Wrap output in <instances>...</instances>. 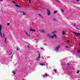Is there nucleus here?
I'll list each match as a JSON object with an SVG mask.
<instances>
[{"mask_svg": "<svg viewBox=\"0 0 80 80\" xmlns=\"http://www.w3.org/2000/svg\"><path fill=\"white\" fill-rule=\"evenodd\" d=\"M47 15H50V10L48 9H47Z\"/></svg>", "mask_w": 80, "mask_h": 80, "instance_id": "4", "label": "nucleus"}, {"mask_svg": "<svg viewBox=\"0 0 80 80\" xmlns=\"http://www.w3.org/2000/svg\"><path fill=\"white\" fill-rule=\"evenodd\" d=\"M13 55H12V56L11 58H12V57H13Z\"/></svg>", "mask_w": 80, "mask_h": 80, "instance_id": "39", "label": "nucleus"}, {"mask_svg": "<svg viewBox=\"0 0 80 80\" xmlns=\"http://www.w3.org/2000/svg\"><path fill=\"white\" fill-rule=\"evenodd\" d=\"M17 50L18 51V48H17Z\"/></svg>", "mask_w": 80, "mask_h": 80, "instance_id": "34", "label": "nucleus"}, {"mask_svg": "<svg viewBox=\"0 0 80 80\" xmlns=\"http://www.w3.org/2000/svg\"><path fill=\"white\" fill-rule=\"evenodd\" d=\"M67 65H70V64L68 63V64H67Z\"/></svg>", "mask_w": 80, "mask_h": 80, "instance_id": "33", "label": "nucleus"}, {"mask_svg": "<svg viewBox=\"0 0 80 80\" xmlns=\"http://www.w3.org/2000/svg\"><path fill=\"white\" fill-rule=\"evenodd\" d=\"M60 46H58V47H56L55 48V51L58 52V50H59V48H60Z\"/></svg>", "mask_w": 80, "mask_h": 80, "instance_id": "3", "label": "nucleus"}, {"mask_svg": "<svg viewBox=\"0 0 80 80\" xmlns=\"http://www.w3.org/2000/svg\"><path fill=\"white\" fill-rule=\"evenodd\" d=\"M11 54H12V52H11V53L9 54V55H11Z\"/></svg>", "mask_w": 80, "mask_h": 80, "instance_id": "38", "label": "nucleus"}, {"mask_svg": "<svg viewBox=\"0 0 80 80\" xmlns=\"http://www.w3.org/2000/svg\"><path fill=\"white\" fill-rule=\"evenodd\" d=\"M73 33H74V34H75V35H78V36H80V33H78V32H73Z\"/></svg>", "mask_w": 80, "mask_h": 80, "instance_id": "5", "label": "nucleus"}, {"mask_svg": "<svg viewBox=\"0 0 80 80\" xmlns=\"http://www.w3.org/2000/svg\"><path fill=\"white\" fill-rule=\"evenodd\" d=\"M16 10L17 12H18L19 13H20V12H20V11H19V10L17 9H16Z\"/></svg>", "mask_w": 80, "mask_h": 80, "instance_id": "13", "label": "nucleus"}, {"mask_svg": "<svg viewBox=\"0 0 80 80\" xmlns=\"http://www.w3.org/2000/svg\"><path fill=\"white\" fill-rule=\"evenodd\" d=\"M53 21H57V20L56 19V18H54L53 19Z\"/></svg>", "mask_w": 80, "mask_h": 80, "instance_id": "21", "label": "nucleus"}, {"mask_svg": "<svg viewBox=\"0 0 80 80\" xmlns=\"http://www.w3.org/2000/svg\"><path fill=\"white\" fill-rule=\"evenodd\" d=\"M29 2H30V0H29Z\"/></svg>", "mask_w": 80, "mask_h": 80, "instance_id": "36", "label": "nucleus"}, {"mask_svg": "<svg viewBox=\"0 0 80 80\" xmlns=\"http://www.w3.org/2000/svg\"><path fill=\"white\" fill-rule=\"evenodd\" d=\"M38 15H39V16H41V14H38Z\"/></svg>", "mask_w": 80, "mask_h": 80, "instance_id": "30", "label": "nucleus"}, {"mask_svg": "<svg viewBox=\"0 0 80 80\" xmlns=\"http://www.w3.org/2000/svg\"><path fill=\"white\" fill-rule=\"evenodd\" d=\"M15 6H16V7H20V6H18L17 4H16Z\"/></svg>", "mask_w": 80, "mask_h": 80, "instance_id": "16", "label": "nucleus"}, {"mask_svg": "<svg viewBox=\"0 0 80 80\" xmlns=\"http://www.w3.org/2000/svg\"><path fill=\"white\" fill-rule=\"evenodd\" d=\"M62 35H65V31H62Z\"/></svg>", "mask_w": 80, "mask_h": 80, "instance_id": "15", "label": "nucleus"}, {"mask_svg": "<svg viewBox=\"0 0 80 80\" xmlns=\"http://www.w3.org/2000/svg\"><path fill=\"white\" fill-rule=\"evenodd\" d=\"M47 36L49 38H50V34H48L47 35Z\"/></svg>", "mask_w": 80, "mask_h": 80, "instance_id": "11", "label": "nucleus"}, {"mask_svg": "<svg viewBox=\"0 0 80 80\" xmlns=\"http://www.w3.org/2000/svg\"><path fill=\"white\" fill-rule=\"evenodd\" d=\"M42 50H43V48H42Z\"/></svg>", "mask_w": 80, "mask_h": 80, "instance_id": "37", "label": "nucleus"}, {"mask_svg": "<svg viewBox=\"0 0 80 80\" xmlns=\"http://www.w3.org/2000/svg\"><path fill=\"white\" fill-rule=\"evenodd\" d=\"M3 37H5V34H4V33H3Z\"/></svg>", "mask_w": 80, "mask_h": 80, "instance_id": "26", "label": "nucleus"}, {"mask_svg": "<svg viewBox=\"0 0 80 80\" xmlns=\"http://www.w3.org/2000/svg\"><path fill=\"white\" fill-rule=\"evenodd\" d=\"M79 45H80V43H79Z\"/></svg>", "mask_w": 80, "mask_h": 80, "instance_id": "42", "label": "nucleus"}, {"mask_svg": "<svg viewBox=\"0 0 80 80\" xmlns=\"http://www.w3.org/2000/svg\"><path fill=\"white\" fill-rule=\"evenodd\" d=\"M41 32L42 33H45V31L44 30H41Z\"/></svg>", "mask_w": 80, "mask_h": 80, "instance_id": "12", "label": "nucleus"}, {"mask_svg": "<svg viewBox=\"0 0 80 80\" xmlns=\"http://www.w3.org/2000/svg\"><path fill=\"white\" fill-rule=\"evenodd\" d=\"M25 33H26V35H27L28 36H30V34H28V33H27V32H26V31H25Z\"/></svg>", "mask_w": 80, "mask_h": 80, "instance_id": "10", "label": "nucleus"}, {"mask_svg": "<svg viewBox=\"0 0 80 80\" xmlns=\"http://www.w3.org/2000/svg\"><path fill=\"white\" fill-rule=\"evenodd\" d=\"M67 42H68V43H69L70 42V41L68 40L67 41Z\"/></svg>", "mask_w": 80, "mask_h": 80, "instance_id": "25", "label": "nucleus"}, {"mask_svg": "<svg viewBox=\"0 0 80 80\" xmlns=\"http://www.w3.org/2000/svg\"><path fill=\"white\" fill-rule=\"evenodd\" d=\"M79 73V71H77V73L78 74V73Z\"/></svg>", "mask_w": 80, "mask_h": 80, "instance_id": "28", "label": "nucleus"}, {"mask_svg": "<svg viewBox=\"0 0 80 80\" xmlns=\"http://www.w3.org/2000/svg\"><path fill=\"white\" fill-rule=\"evenodd\" d=\"M66 47H67V48H70V47L67 46H66Z\"/></svg>", "mask_w": 80, "mask_h": 80, "instance_id": "20", "label": "nucleus"}, {"mask_svg": "<svg viewBox=\"0 0 80 80\" xmlns=\"http://www.w3.org/2000/svg\"><path fill=\"white\" fill-rule=\"evenodd\" d=\"M47 76H48V74H47V73H46L43 76V77H47Z\"/></svg>", "mask_w": 80, "mask_h": 80, "instance_id": "7", "label": "nucleus"}, {"mask_svg": "<svg viewBox=\"0 0 80 80\" xmlns=\"http://www.w3.org/2000/svg\"><path fill=\"white\" fill-rule=\"evenodd\" d=\"M79 57H80V56H79Z\"/></svg>", "mask_w": 80, "mask_h": 80, "instance_id": "43", "label": "nucleus"}, {"mask_svg": "<svg viewBox=\"0 0 80 80\" xmlns=\"http://www.w3.org/2000/svg\"><path fill=\"white\" fill-rule=\"evenodd\" d=\"M55 33V32H52V34H54L53 35H52L50 36V38H55L56 39H57V35Z\"/></svg>", "mask_w": 80, "mask_h": 80, "instance_id": "1", "label": "nucleus"}, {"mask_svg": "<svg viewBox=\"0 0 80 80\" xmlns=\"http://www.w3.org/2000/svg\"><path fill=\"white\" fill-rule=\"evenodd\" d=\"M38 53H39L38 56V57H40V52H39V51H38Z\"/></svg>", "mask_w": 80, "mask_h": 80, "instance_id": "18", "label": "nucleus"}, {"mask_svg": "<svg viewBox=\"0 0 80 80\" xmlns=\"http://www.w3.org/2000/svg\"><path fill=\"white\" fill-rule=\"evenodd\" d=\"M75 24H76L75 23H74V25H75Z\"/></svg>", "mask_w": 80, "mask_h": 80, "instance_id": "35", "label": "nucleus"}, {"mask_svg": "<svg viewBox=\"0 0 80 80\" xmlns=\"http://www.w3.org/2000/svg\"><path fill=\"white\" fill-rule=\"evenodd\" d=\"M2 25H0V35L2 38Z\"/></svg>", "mask_w": 80, "mask_h": 80, "instance_id": "2", "label": "nucleus"}, {"mask_svg": "<svg viewBox=\"0 0 80 80\" xmlns=\"http://www.w3.org/2000/svg\"><path fill=\"white\" fill-rule=\"evenodd\" d=\"M79 0H76V1H77V2H78V1H79Z\"/></svg>", "mask_w": 80, "mask_h": 80, "instance_id": "32", "label": "nucleus"}, {"mask_svg": "<svg viewBox=\"0 0 80 80\" xmlns=\"http://www.w3.org/2000/svg\"><path fill=\"white\" fill-rule=\"evenodd\" d=\"M21 14L22 15H26V13H25V12H21Z\"/></svg>", "mask_w": 80, "mask_h": 80, "instance_id": "6", "label": "nucleus"}, {"mask_svg": "<svg viewBox=\"0 0 80 80\" xmlns=\"http://www.w3.org/2000/svg\"><path fill=\"white\" fill-rule=\"evenodd\" d=\"M12 72L13 74H14V75H15V72H13V71H12Z\"/></svg>", "mask_w": 80, "mask_h": 80, "instance_id": "22", "label": "nucleus"}, {"mask_svg": "<svg viewBox=\"0 0 80 80\" xmlns=\"http://www.w3.org/2000/svg\"><path fill=\"white\" fill-rule=\"evenodd\" d=\"M54 72H55V73H57V70L55 69H54L53 70Z\"/></svg>", "mask_w": 80, "mask_h": 80, "instance_id": "14", "label": "nucleus"}, {"mask_svg": "<svg viewBox=\"0 0 80 80\" xmlns=\"http://www.w3.org/2000/svg\"><path fill=\"white\" fill-rule=\"evenodd\" d=\"M31 31H32V32H33L34 31V32H35V31H36L34 29H32V28L31 29Z\"/></svg>", "mask_w": 80, "mask_h": 80, "instance_id": "9", "label": "nucleus"}, {"mask_svg": "<svg viewBox=\"0 0 80 80\" xmlns=\"http://www.w3.org/2000/svg\"><path fill=\"white\" fill-rule=\"evenodd\" d=\"M58 2H59V3H60V1H58Z\"/></svg>", "mask_w": 80, "mask_h": 80, "instance_id": "41", "label": "nucleus"}, {"mask_svg": "<svg viewBox=\"0 0 80 80\" xmlns=\"http://www.w3.org/2000/svg\"><path fill=\"white\" fill-rule=\"evenodd\" d=\"M61 12H64V10H63V9H61Z\"/></svg>", "mask_w": 80, "mask_h": 80, "instance_id": "19", "label": "nucleus"}, {"mask_svg": "<svg viewBox=\"0 0 80 80\" xmlns=\"http://www.w3.org/2000/svg\"><path fill=\"white\" fill-rule=\"evenodd\" d=\"M6 40H7V38H5V42H6Z\"/></svg>", "mask_w": 80, "mask_h": 80, "instance_id": "29", "label": "nucleus"}, {"mask_svg": "<svg viewBox=\"0 0 80 80\" xmlns=\"http://www.w3.org/2000/svg\"><path fill=\"white\" fill-rule=\"evenodd\" d=\"M2 1V0H0V1Z\"/></svg>", "mask_w": 80, "mask_h": 80, "instance_id": "40", "label": "nucleus"}, {"mask_svg": "<svg viewBox=\"0 0 80 80\" xmlns=\"http://www.w3.org/2000/svg\"><path fill=\"white\" fill-rule=\"evenodd\" d=\"M12 3H14V4H16V3L14 1H12Z\"/></svg>", "mask_w": 80, "mask_h": 80, "instance_id": "24", "label": "nucleus"}, {"mask_svg": "<svg viewBox=\"0 0 80 80\" xmlns=\"http://www.w3.org/2000/svg\"><path fill=\"white\" fill-rule=\"evenodd\" d=\"M77 28V29H78V30H80V29H78V28Z\"/></svg>", "mask_w": 80, "mask_h": 80, "instance_id": "31", "label": "nucleus"}, {"mask_svg": "<svg viewBox=\"0 0 80 80\" xmlns=\"http://www.w3.org/2000/svg\"><path fill=\"white\" fill-rule=\"evenodd\" d=\"M10 25V24L9 23H7V25L8 26Z\"/></svg>", "mask_w": 80, "mask_h": 80, "instance_id": "27", "label": "nucleus"}, {"mask_svg": "<svg viewBox=\"0 0 80 80\" xmlns=\"http://www.w3.org/2000/svg\"><path fill=\"white\" fill-rule=\"evenodd\" d=\"M40 57H37L36 60L38 61V60H39V59H40Z\"/></svg>", "mask_w": 80, "mask_h": 80, "instance_id": "8", "label": "nucleus"}, {"mask_svg": "<svg viewBox=\"0 0 80 80\" xmlns=\"http://www.w3.org/2000/svg\"><path fill=\"white\" fill-rule=\"evenodd\" d=\"M57 12V11H55L54 12V13H56Z\"/></svg>", "mask_w": 80, "mask_h": 80, "instance_id": "23", "label": "nucleus"}, {"mask_svg": "<svg viewBox=\"0 0 80 80\" xmlns=\"http://www.w3.org/2000/svg\"><path fill=\"white\" fill-rule=\"evenodd\" d=\"M40 65H42V66H43V65H45V64H43L42 63H40Z\"/></svg>", "mask_w": 80, "mask_h": 80, "instance_id": "17", "label": "nucleus"}]
</instances>
